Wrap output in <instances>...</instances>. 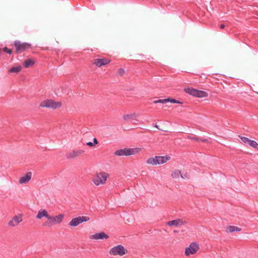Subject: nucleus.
Wrapping results in <instances>:
<instances>
[{
  "instance_id": "nucleus-1",
  "label": "nucleus",
  "mask_w": 258,
  "mask_h": 258,
  "mask_svg": "<svg viewBox=\"0 0 258 258\" xmlns=\"http://www.w3.org/2000/svg\"><path fill=\"white\" fill-rule=\"evenodd\" d=\"M109 175L107 172L101 171L97 172L93 177L92 181L96 186L104 185L106 183Z\"/></svg>"
},
{
  "instance_id": "nucleus-2",
  "label": "nucleus",
  "mask_w": 258,
  "mask_h": 258,
  "mask_svg": "<svg viewBox=\"0 0 258 258\" xmlns=\"http://www.w3.org/2000/svg\"><path fill=\"white\" fill-rule=\"evenodd\" d=\"M141 150V148H124L115 151L114 155L118 156L133 155L139 153Z\"/></svg>"
},
{
  "instance_id": "nucleus-3",
  "label": "nucleus",
  "mask_w": 258,
  "mask_h": 258,
  "mask_svg": "<svg viewBox=\"0 0 258 258\" xmlns=\"http://www.w3.org/2000/svg\"><path fill=\"white\" fill-rule=\"evenodd\" d=\"M64 218L63 214H59L55 216H50L49 215L47 221L44 224V226L51 227L55 224L60 223Z\"/></svg>"
},
{
  "instance_id": "nucleus-4",
  "label": "nucleus",
  "mask_w": 258,
  "mask_h": 258,
  "mask_svg": "<svg viewBox=\"0 0 258 258\" xmlns=\"http://www.w3.org/2000/svg\"><path fill=\"white\" fill-rule=\"evenodd\" d=\"M40 106L42 107L51 108L52 109H56L61 107V103L58 101H55L51 99H47L42 101Z\"/></svg>"
},
{
  "instance_id": "nucleus-5",
  "label": "nucleus",
  "mask_w": 258,
  "mask_h": 258,
  "mask_svg": "<svg viewBox=\"0 0 258 258\" xmlns=\"http://www.w3.org/2000/svg\"><path fill=\"white\" fill-rule=\"evenodd\" d=\"M127 250L122 245H118L114 246L109 250V254L111 255L122 256L127 253Z\"/></svg>"
},
{
  "instance_id": "nucleus-6",
  "label": "nucleus",
  "mask_w": 258,
  "mask_h": 258,
  "mask_svg": "<svg viewBox=\"0 0 258 258\" xmlns=\"http://www.w3.org/2000/svg\"><path fill=\"white\" fill-rule=\"evenodd\" d=\"M14 45L16 48V51L17 53H21L26 49L31 47V45L26 42H21L20 41H15Z\"/></svg>"
},
{
  "instance_id": "nucleus-7",
  "label": "nucleus",
  "mask_w": 258,
  "mask_h": 258,
  "mask_svg": "<svg viewBox=\"0 0 258 258\" xmlns=\"http://www.w3.org/2000/svg\"><path fill=\"white\" fill-rule=\"evenodd\" d=\"M90 219L89 217L87 216H79L76 218H73L72 220L69 223V225L72 227H76L83 222H87Z\"/></svg>"
},
{
  "instance_id": "nucleus-8",
  "label": "nucleus",
  "mask_w": 258,
  "mask_h": 258,
  "mask_svg": "<svg viewBox=\"0 0 258 258\" xmlns=\"http://www.w3.org/2000/svg\"><path fill=\"white\" fill-rule=\"evenodd\" d=\"M199 245L196 242L190 243L188 247L185 249V254L186 256H189L190 254H195L199 249Z\"/></svg>"
},
{
  "instance_id": "nucleus-9",
  "label": "nucleus",
  "mask_w": 258,
  "mask_h": 258,
  "mask_svg": "<svg viewBox=\"0 0 258 258\" xmlns=\"http://www.w3.org/2000/svg\"><path fill=\"white\" fill-rule=\"evenodd\" d=\"M110 62V59L106 58H95L93 60V64L99 68L108 64Z\"/></svg>"
},
{
  "instance_id": "nucleus-10",
  "label": "nucleus",
  "mask_w": 258,
  "mask_h": 258,
  "mask_svg": "<svg viewBox=\"0 0 258 258\" xmlns=\"http://www.w3.org/2000/svg\"><path fill=\"white\" fill-rule=\"evenodd\" d=\"M22 221V217L21 215H16L14 216L9 223L8 225L10 227H14L18 225Z\"/></svg>"
},
{
  "instance_id": "nucleus-11",
  "label": "nucleus",
  "mask_w": 258,
  "mask_h": 258,
  "mask_svg": "<svg viewBox=\"0 0 258 258\" xmlns=\"http://www.w3.org/2000/svg\"><path fill=\"white\" fill-rule=\"evenodd\" d=\"M185 224V222L182 220L178 219L173 220L172 221H169L167 223V225L169 226H175L178 227L180 226L183 225Z\"/></svg>"
},
{
  "instance_id": "nucleus-12",
  "label": "nucleus",
  "mask_w": 258,
  "mask_h": 258,
  "mask_svg": "<svg viewBox=\"0 0 258 258\" xmlns=\"http://www.w3.org/2000/svg\"><path fill=\"white\" fill-rule=\"evenodd\" d=\"M31 176V172H27L24 176L21 177L19 179V183L21 184H22L28 182L30 180Z\"/></svg>"
},
{
  "instance_id": "nucleus-13",
  "label": "nucleus",
  "mask_w": 258,
  "mask_h": 258,
  "mask_svg": "<svg viewBox=\"0 0 258 258\" xmlns=\"http://www.w3.org/2000/svg\"><path fill=\"white\" fill-rule=\"evenodd\" d=\"M156 163L157 164H161L166 163L167 161L170 159V157L168 155L165 156H156Z\"/></svg>"
},
{
  "instance_id": "nucleus-14",
  "label": "nucleus",
  "mask_w": 258,
  "mask_h": 258,
  "mask_svg": "<svg viewBox=\"0 0 258 258\" xmlns=\"http://www.w3.org/2000/svg\"><path fill=\"white\" fill-rule=\"evenodd\" d=\"M84 152V151L82 150H74L72 152L68 153L66 156L69 159L74 158L80 156V155L83 154Z\"/></svg>"
},
{
  "instance_id": "nucleus-15",
  "label": "nucleus",
  "mask_w": 258,
  "mask_h": 258,
  "mask_svg": "<svg viewBox=\"0 0 258 258\" xmlns=\"http://www.w3.org/2000/svg\"><path fill=\"white\" fill-rule=\"evenodd\" d=\"M108 238V236L103 232L96 233L91 236V238L94 239H107Z\"/></svg>"
},
{
  "instance_id": "nucleus-16",
  "label": "nucleus",
  "mask_w": 258,
  "mask_h": 258,
  "mask_svg": "<svg viewBox=\"0 0 258 258\" xmlns=\"http://www.w3.org/2000/svg\"><path fill=\"white\" fill-rule=\"evenodd\" d=\"M49 214L47 211L44 209L40 210L36 215V218L38 219H41L42 217H45L47 219L49 216Z\"/></svg>"
},
{
  "instance_id": "nucleus-17",
  "label": "nucleus",
  "mask_w": 258,
  "mask_h": 258,
  "mask_svg": "<svg viewBox=\"0 0 258 258\" xmlns=\"http://www.w3.org/2000/svg\"><path fill=\"white\" fill-rule=\"evenodd\" d=\"M208 95V94L206 92L198 90L196 97H200V98H204V97H207Z\"/></svg>"
},
{
  "instance_id": "nucleus-18",
  "label": "nucleus",
  "mask_w": 258,
  "mask_h": 258,
  "mask_svg": "<svg viewBox=\"0 0 258 258\" xmlns=\"http://www.w3.org/2000/svg\"><path fill=\"white\" fill-rule=\"evenodd\" d=\"M241 229L236 226H229L227 227L226 231L228 232H233L235 231H240Z\"/></svg>"
},
{
  "instance_id": "nucleus-19",
  "label": "nucleus",
  "mask_w": 258,
  "mask_h": 258,
  "mask_svg": "<svg viewBox=\"0 0 258 258\" xmlns=\"http://www.w3.org/2000/svg\"><path fill=\"white\" fill-rule=\"evenodd\" d=\"M197 90H198L191 88L185 89V91L186 93L195 97L196 96Z\"/></svg>"
},
{
  "instance_id": "nucleus-20",
  "label": "nucleus",
  "mask_w": 258,
  "mask_h": 258,
  "mask_svg": "<svg viewBox=\"0 0 258 258\" xmlns=\"http://www.w3.org/2000/svg\"><path fill=\"white\" fill-rule=\"evenodd\" d=\"M138 114H137L136 113H134L130 114L124 115L123 116V118L124 120H127L130 119L136 118V117H138Z\"/></svg>"
},
{
  "instance_id": "nucleus-21",
  "label": "nucleus",
  "mask_w": 258,
  "mask_h": 258,
  "mask_svg": "<svg viewBox=\"0 0 258 258\" xmlns=\"http://www.w3.org/2000/svg\"><path fill=\"white\" fill-rule=\"evenodd\" d=\"M34 61L31 59H28L26 60L23 64L25 68H27L34 64Z\"/></svg>"
},
{
  "instance_id": "nucleus-22",
  "label": "nucleus",
  "mask_w": 258,
  "mask_h": 258,
  "mask_svg": "<svg viewBox=\"0 0 258 258\" xmlns=\"http://www.w3.org/2000/svg\"><path fill=\"white\" fill-rule=\"evenodd\" d=\"M22 70V67L21 66H18L16 67H12L9 70V72L11 73H19Z\"/></svg>"
},
{
  "instance_id": "nucleus-23",
  "label": "nucleus",
  "mask_w": 258,
  "mask_h": 258,
  "mask_svg": "<svg viewBox=\"0 0 258 258\" xmlns=\"http://www.w3.org/2000/svg\"><path fill=\"white\" fill-rule=\"evenodd\" d=\"M179 175L181 176V177L182 178H183V177L182 176V175H181V172L180 170H175V171H174L172 174H171V176L173 178H178L179 177Z\"/></svg>"
},
{
  "instance_id": "nucleus-24",
  "label": "nucleus",
  "mask_w": 258,
  "mask_h": 258,
  "mask_svg": "<svg viewBox=\"0 0 258 258\" xmlns=\"http://www.w3.org/2000/svg\"><path fill=\"white\" fill-rule=\"evenodd\" d=\"M146 162H147V163L148 164L156 165V157H150V158H148Z\"/></svg>"
},
{
  "instance_id": "nucleus-25",
  "label": "nucleus",
  "mask_w": 258,
  "mask_h": 258,
  "mask_svg": "<svg viewBox=\"0 0 258 258\" xmlns=\"http://www.w3.org/2000/svg\"><path fill=\"white\" fill-rule=\"evenodd\" d=\"M166 100H168L167 103L171 102V103H178V104H182L183 103L182 102L177 100L173 98H166Z\"/></svg>"
},
{
  "instance_id": "nucleus-26",
  "label": "nucleus",
  "mask_w": 258,
  "mask_h": 258,
  "mask_svg": "<svg viewBox=\"0 0 258 258\" xmlns=\"http://www.w3.org/2000/svg\"><path fill=\"white\" fill-rule=\"evenodd\" d=\"M239 137L240 138L242 142L245 144H249L251 140L249 139L248 138L244 137L242 136H239Z\"/></svg>"
},
{
  "instance_id": "nucleus-27",
  "label": "nucleus",
  "mask_w": 258,
  "mask_h": 258,
  "mask_svg": "<svg viewBox=\"0 0 258 258\" xmlns=\"http://www.w3.org/2000/svg\"><path fill=\"white\" fill-rule=\"evenodd\" d=\"M249 145L254 149L258 150V144L255 141L251 140Z\"/></svg>"
},
{
  "instance_id": "nucleus-28",
  "label": "nucleus",
  "mask_w": 258,
  "mask_h": 258,
  "mask_svg": "<svg viewBox=\"0 0 258 258\" xmlns=\"http://www.w3.org/2000/svg\"><path fill=\"white\" fill-rule=\"evenodd\" d=\"M167 100H166V99H159V100H155L154 101V103H162V104H164V103H167Z\"/></svg>"
},
{
  "instance_id": "nucleus-29",
  "label": "nucleus",
  "mask_w": 258,
  "mask_h": 258,
  "mask_svg": "<svg viewBox=\"0 0 258 258\" xmlns=\"http://www.w3.org/2000/svg\"><path fill=\"white\" fill-rule=\"evenodd\" d=\"M3 51L9 54H11L12 53V50L8 48L7 47L3 48Z\"/></svg>"
},
{
  "instance_id": "nucleus-30",
  "label": "nucleus",
  "mask_w": 258,
  "mask_h": 258,
  "mask_svg": "<svg viewBox=\"0 0 258 258\" xmlns=\"http://www.w3.org/2000/svg\"><path fill=\"white\" fill-rule=\"evenodd\" d=\"M187 138L192 140H194L196 142H199L200 139L196 137L187 136Z\"/></svg>"
},
{
  "instance_id": "nucleus-31",
  "label": "nucleus",
  "mask_w": 258,
  "mask_h": 258,
  "mask_svg": "<svg viewBox=\"0 0 258 258\" xmlns=\"http://www.w3.org/2000/svg\"><path fill=\"white\" fill-rule=\"evenodd\" d=\"M200 141H201L202 142H205V143L209 142L208 139H205V138H202V139H200Z\"/></svg>"
},
{
  "instance_id": "nucleus-32",
  "label": "nucleus",
  "mask_w": 258,
  "mask_h": 258,
  "mask_svg": "<svg viewBox=\"0 0 258 258\" xmlns=\"http://www.w3.org/2000/svg\"><path fill=\"white\" fill-rule=\"evenodd\" d=\"M87 145L90 147H93L94 145V144L91 142H88Z\"/></svg>"
},
{
  "instance_id": "nucleus-33",
  "label": "nucleus",
  "mask_w": 258,
  "mask_h": 258,
  "mask_svg": "<svg viewBox=\"0 0 258 258\" xmlns=\"http://www.w3.org/2000/svg\"><path fill=\"white\" fill-rule=\"evenodd\" d=\"M118 73L120 75H122L124 73V70L123 69H120Z\"/></svg>"
},
{
  "instance_id": "nucleus-34",
  "label": "nucleus",
  "mask_w": 258,
  "mask_h": 258,
  "mask_svg": "<svg viewBox=\"0 0 258 258\" xmlns=\"http://www.w3.org/2000/svg\"><path fill=\"white\" fill-rule=\"evenodd\" d=\"M93 142H94V143H93L94 145H96V144H97L98 143L97 140L96 138H94V139H93Z\"/></svg>"
},
{
  "instance_id": "nucleus-35",
  "label": "nucleus",
  "mask_w": 258,
  "mask_h": 258,
  "mask_svg": "<svg viewBox=\"0 0 258 258\" xmlns=\"http://www.w3.org/2000/svg\"><path fill=\"white\" fill-rule=\"evenodd\" d=\"M225 28V25L223 24H221L220 25V28L221 29H223Z\"/></svg>"
}]
</instances>
